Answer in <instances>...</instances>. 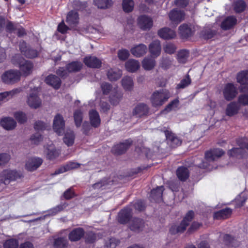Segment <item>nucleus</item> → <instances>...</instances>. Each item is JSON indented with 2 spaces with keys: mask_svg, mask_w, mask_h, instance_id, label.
<instances>
[{
  "mask_svg": "<svg viewBox=\"0 0 248 248\" xmlns=\"http://www.w3.org/2000/svg\"><path fill=\"white\" fill-rule=\"evenodd\" d=\"M170 97L168 90L161 89L155 91L150 97V101L153 107L158 108L162 106Z\"/></svg>",
  "mask_w": 248,
  "mask_h": 248,
  "instance_id": "obj_1",
  "label": "nucleus"
},
{
  "mask_svg": "<svg viewBox=\"0 0 248 248\" xmlns=\"http://www.w3.org/2000/svg\"><path fill=\"white\" fill-rule=\"evenodd\" d=\"M21 74L19 70L15 69L5 71L1 75V81L7 85H14L21 79Z\"/></svg>",
  "mask_w": 248,
  "mask_h": 248,
  "instance_id": "obj_2",
  "label": "nucleus"
},
{
  "mask_svg": "<svg viewBox=\"0 0 248 248\" xmlns=\"http://www.w3.org/2000/svg\"><path fill=\"white\" fill-rule=\"evenodd\" d=\"M239 148H233L228 152L231 156L240 158L245 155L246 151L248 150V139L246 138H239L237 140Z\"/></svg>",
  "mask_w": 248,
  "mask_h": 248,
  "instance_id": "obj_3",
  "label": "nucleus"
},
{
  "mask_svg": "<svg viewBox=\"0 0 248 248\" xmlns=\"http://www.w3.org/2000/svg\"><path fill=\"white\" fill-rule=\"evenodd\" d=\"M194 217V212L192 211H189L184 219L179 226L173 225L170 229L171 233L175 234L184 232L189 222L192 220Z\"/></svg>",
  "mask_w": 248,
  "mask_h": 248,
  "instance_id": "obj_4",
  "label": "nucleus"
},
{
  "mask_svg": "<svg viewBox=\"0 0 248 248\" xmlns=\"http://www.w3.org/2000/svg\"><path fill=\"white\" fill-rule=\"evenodd\" d=\"M22 173L16 170H3L0 175V181L5 184H8L10 181H14L22 177Z\"/></svg>",
  "mask_w": 248,
  "mask_h": 248,
  "instance_id": "obj_5",
  "label": "nucleus"
},
{
  "mask_svg": "<svg viewBox=\"0 0 248 248\" xmlns=\"http://www.w3.org/2000/svg\"><path fill=\"white\" fill-rule=\"evenodd\" d=\"M37 89L31 91L27 96L26 102L31 108L37 109L41 107L42 100L38 96Z\"/></svg>",
  "mask_w": 248,
  "mask_h": 248,
  "instance_id": "obj_6",
  "label": "nucleus"
},
{
  "mask_svg": "<svg viewBox=\"0 0 248 248\" xmlns=\"http://www.w3.org/2000/svg\"><path fill=\"white\" fill-rule=\"evenodd\" d=\"M137 25L142 31H149L153 26V20L150 16L142 15L138 17Z\"/></svg>",
  "mask_w": 248,
  "mask_h": 248,
  "instance_id": "obj_7",
  "label": "nucleus"
},
{
  "mask_svg": "<svg viewBox=\"0 0 248 248\" xmlns=\"http://www.w3.org/2000/svg\"><path fill=\"white\" fill-rule=\"evenodd\" d=\"M170 20L172 24L176 26L179 23L184 20L185 14L184 11L174 9L171 10L168 14Z\"/></svg>",
  "mask_w": 248,
  "mask_h": 248,
  "instance_id": "obj_8",
  "label": "nucleus"
},
{
  "mask_svg": "<svg viewBox=\"0 0 248 248\" xmlns=\"http://www.w3.org/2000/svg\"><path fill=\"white\" fill-rule=\"evenodd\" d=\"M237 94L236 88L232 83H227L223 90L224 98L227 101L233 99Z\"/></svg>",
  "mask_w": 248,
  "mask_h": 248,
  "instance_id": "obj_9",
  "label": "nucleus"
},
{
  "mask_svg": "<svg viewBox=\"0 0 248 248\" xmlns=\"http://www.w3.org/2000/svg\"><path fill=\"white\" fill-rule=\"evenodd\" d=\"M65 122L60 114H57L53 120V127L54 131L59 135H61L64 132Z\"/></svg>",
  "mask_w": 248,
  "mask_h": 248,
  "instance_id": "obj_10",
  "label": "nucleus"
},
{
  "mask_svg": "<svg viewBox=\"0 0 248 248\" xmlns=\"http://www.w3.org/2000/svg\"><path fill=\"white\" fill-rule=\"evenodd\" d=\"M19 71L21 76L26 77L30 75L33 69V64L30 61L24 60L19 63Z\"/></svg>",
  "mask_w": 248,
  "mask_h": 248,
  "instance_id": "obj_11",
  "label": "nucleus"
},
{
  "mask_svg": "<svg viewBox=\"0 0 248 248\" xmlns=\"http://www.w3.org/2000/svg\"><path fill=\"white\" fill-rule=\"evenodd\" d=\"M149 51L151 56L153 58H156L161 54V46L160 41L155 40L150 44L148 46Z\"/></svg>",
  "mask_w": 248,
  "mask_h": 248,
  "instance_id": "obj_12",
  "label": "nucleus"
},
{
  "mask_svg": "<svg viewBox=\"0 0 248 248\" xmlns=\"http://www.w3.org/2000/svg\"><path fill=\"white\" fill-rule=\"evenodd\" d=\"M161 130L164 131L166 139L171 146L175 147L181 144L180 140L176 137L171 131L166 129L165 127L163 129H161Z\"/></svg>",
  "mask_w": 248,
  "mask_h": 248,
  "instance_id": "obj_13",
  "label": "nucleus"
},
{
  "mask_svg": "<svg viewBox=\"0 0 248 248\" xmlns=\"http://www.w3.org/2000/svg\"><path fill=\"white\" fill-rule=\"evenodd\" d=\"M194 28L191 25L183 24L179 27V33L183 38L191 36L194 33Z\"/></svg>",
  "mask_w": 248,
  "mask_h": 248,
  "instance_id": "obj_14",
  "label": "nucleus"
},
{
  "mask_svg": "<svg viewBox=\"0 0 248 248\" xmlns=\"http://www.w3.org/2000/svg\"><path fill=\"white\" fill-rule=\"evenodd\" d=\"M42 159L39 157L29 158L26 163L25 168L29 171H33L42 164Z\"/></svg>",
  "mask_w": 248,
  "mask_h": 248,
  "instance_id": "obj_15",
  "label": "nucleus"
},
{
  "mask_svg": "<svg viewBox=\"0 0 248 248\" xmlns=\"http://www.w3.org/2000/svg\"><path fill=\"white\" fill-rule=\"evenodd\" d=\"M240 108L241 107L237 102L235 101L231 102L226 106L225 114L229 117L234 116L238 113Z\"/></svg>",
  "mask_w": 248,
  "mask_h": 248,
  "instance_id": "obj_16",
  "label": "nucleus"
},
{
  "mask_svg": "<svg viewBox=\"0 0 248 248\" xmlns=\"http://www.w3.org/2000/svg\"><path fill=\"white\" fill-rule=\"evenodd\" d=\"M144 227V222L142 219L140 218H133L129 223L130 229L134 232H140L143 230Z\"/></svg>",
  "mask_w": 248,
  "mask_h": 248,
  "instance_id": "obj_17",
  "label": "nucleus"
},
{
  "mask_svg": "<svg viewBox=\"0 0 248 248\" xmlns=\"http://www.w3.org/2000/svg\"><path fill=\"white\" fill-rule=\"evenodd\" d=\"M224 152L220 149H216L207 152L205 154V160L207 162L214 161L221 156Z\"/></svg>",
  "mask_w": 248,
  "mask_h": 248,
  "instance_id": "obj_18",
  "label": "nucleus"
},
{
  "mask_svg": "<svg viewBox=\"0 0 248 248\" xmlns=\"http://www.w3.org/2000/svg\"><path fill=\"white\" fill-rule=\"evenodd\" d=\"M147 47L143 44H140L135 46L131 49V53L136 57H140L146 53Z\"/></svg>",
  "mask_w": 248,
  "mask_h": 248,
  "instance_id": "obj_19",
  "label": "nucleus"
},
{
  "mask_svg": "<svg viewBox=\"0 0 248 248\" xmlns=\"http://www.w3.org/2000/svg\"><path fill=\"white\" fill-rule=\"evenodd\" d=\"M158 34L160 37L166 40L173 39L176 36L175 32L168 28H164L159 30L158 31Z\"/></svg>",
  "mask_w": 248,
  "mask_h": 248,
  "instance_id": "obj_20",
  "label": "nucleus"
},
{
  "mask_svg": "<svg viewBox=\"0 0 248 248\" xmlns=\"http://www.w3.org/2000/svg\"><path fill=\"white\" fill-rule=\"evenodd\" d=\"M132 211L129 207L122 210L118 214V221L122 224L126 223L131 216Z\"/></svg>",
  "mask_w": 248,
  "mask_h": 248,
  "instance_id": "obj_21",
  "label": "nucleus"
},
{
  "mask_svg": "<svg viewBox=\"0 0 248 248\" xmlns=\"http://www.w3.org/2000/svg\"><path fill=\"white\" fill-rule=\"evenodd\" d=\"M45 153L46 157L47 159L52 160L57 157L60 152L58 150H57L53 144L48 145L45 149Z\"/></svg>",
  "mask_w": 248,
  "mask_h": 248,
  "instance_id": "obj_22",
  "label": "nucleus"
},
{
  "mask_svg": "<svg viewBox=\"0 0 248 248\" xmlns=\"http://www.w3.org/2000/svg\"><path fill=\"white\" fill-rule=\"evenodd\" d=\"M45 82L56 89H59L61 85L60 78L54 75H50L46 77Z\"/></svg>",
  "mask_w": 248,
  "mask_h": 248,
  "instance_id": "obj_23",
  "label": "nucleus"
},
{
  "mask_svg": "<svg viewBox=\"0 0 248 248\" xmlns=\"http://www.w3.org/2000/svg\"><path fill=\"white\" fill-rule=\"evenodd\" d=\"M79 20L78 15L77 12L72 10L70 11L66 17V22L71 27L76 26Z\"/></svg>",
  "mask_w": 248,
  "mask_h": 248,
  "instance_id": "obj_24",
  "label": "nucleus"
},
{
  "mask_svg": "<svg viewBox=\"0 0 248 248\" xmlns=\"http://www.w3.org/2000/svg\"><path fill=\"white\" fill-rule=\"evenodd\" d=\"M84 62L88 67L99 68L101 65V62L95 57L89 56L84 59Z\"/></svg>",
  "mask_w": 248,
  "mask_h": 248,
  "instance_id": "obj_25",
  "label": "nucleus"
},
{
  "mask_svg": "<svg viewBox=\"0 0 248 248\" xmlns=\"http://www.w3.org/2000/svg\"><path fill=\"white\" fill-rule=\"evenodd\" d=\"M155 58H153L151 56L146 57L142 61L141 64L143 68L147 71H150L154 68L156 65Z\"/></svg>",
  "mask_w": 248,
  "mask_h": 248,
  "instance_id": "obj_26",
  "label": "nucleus"
},
{
  "mask_svg": "<svg viewBox=\"0 0 248 248\" xmlns=\"http://www.w3.org/2000/svg\"><path fill=\"white\" fill-rule=\"evenodd\" d=\"M149 112V108L147 105L140 104L138 105L133 110V114L137 117H140L147 115Z\"/></svg>",
  "mask_w": 248,
  "mask_h": 248,
  "instance_id": "obj_27",
  "label": "nucleus"
},
{
  "mask_svg": "<svg viewBox=\"0 0 248 248\" xmlns=\"http://www.w3.org/2000/svg\"><path fill=\"white\" fill-rule=\"evenodd\" d=\"M131 140H126L124 142L120 143L115 146L113 148V152L116 154H122L124 153L131 144Z\"/></svg>",
  "mask_w": 248,
  "mask_h": 248,
  "instance_id": "obj_28",
  "label": "nucleus"
},
{
  "mask_svg": "<svg viewBox=\"0 0 248 248\" xmlns=\"http://www.w3.org/2000/svg\"><path fill=\"white\" fill-rule=\"evenodd\" d=\"M91 124L92 126L98 127L101 122L99 115L97 111L94 109H92L89 113Z\"/></svg>",
  "mask_w": 248,
  "mask_h": 248,
  "instance_id": "obj_29",
  "label": "nucleus"
},
{
  "mask_svg": "<svg viewBox=\"0 0 248 248\" xmlns=\"http://www.w3.org/2000/svg\"><path fill=\"white\" fill-rule=\"evenodd\" d=\"M237 19L234 16H229L222 22L221 27L223 30H227L233 27L236 24Z\"/></svg>",
  "mask_w": 248,
  "mask_h": 248,
  "instance_id": "obj_30",
  "label": "nucleus"
},
{
  "mask_svg": "<svg viewBox=\"0 0 248 248\" xmlns=\"http://www.w3.org/2000/svg\"><path fill=\"white\" fill-rule=\"evenodd\" d=\"M125 67L127 71L131 73H134L140 68V63L137 60L130 59L125 62Z\"/></svg>",
  "mask_w": 248,
  "mask_h": 248,
  "instance_id": "obj_31",
  "label": "nucleus"
},
{
  "mask_svg": "<svg viewBox=\"0 0 248 248\" xmlns=\"http://www.w3.org/2000/svg\"><path fill=\"white\" fill-rule=\"evenodd\" d=\"M232 211L229 208H226L214 213V218L217 219H224L230 217Z\"/></svg>",
  "mask_w": 248,
  "mask_h": 248,
  "instance_id": "obj_32",
  "label": "nucleus"
},
{
  "mask_svg": "<svg viewBox=\"0 0 248 248\" xmlns=\"http://www.w3.org/2000/svg\"><path fill=\"white\" fill-rule=\"evenodd\" d=\"M122 76V71L117 68H111L107 73L108 78L110 81H115L119 79Z\"/></svg>",
  "mask_w": 248,
  "mask_h": 248,
  "instance_id": "obj_33",
  "label": "nucleus"
},
{
  "mask_svg": "<svg viewBox=\"0 0 248 248\" xmlns=\"http://www.w3.org/2000/svg\"><path fill=\"white\" fill-rule=\"evenodd\" d=\"M79 166H80V164L78 163H76V162H70L68 163L67 164H66L65 166L61 167L59 169L55 171L54 174L56 175V174L62 173L66 171H68V170L74 169L78 168V167H79Z\"/></svg>",
  "mask_w": 248,
  "mask_h": 248,
  "instance_id": "obj_34",
  "label": "nucleus"
},
{
  "mask_svg": "<svg viewBox=\"0 0 248 248\" xmlns=\"http://www.w3.org/2000/svg\"><path fill=\"white\" fill-rule=\"evenodd\" d=\"M0 125L6 130L14 129L16 126V121L11 118H4L0 121Z\"/></svg>",
  "mask_w": 248,
  "mask_h": 248,
  "instance_id": "obj_35",
  "label": "nucleus"
},
{
  "mask_svg": "<svg viewBox=\"0 0 248 248\" xmlns=\"http://www.w3.org/2000/svg\"><path fill=\"white\" fill-rule=\"evenodd\" d=\"M84 235V231L78 228L73 230L69 234V238L71 241L79 240Z\"/></svg>",
  "mask_w": 248,
  "mask_h": 248,
  "instance_id": "obj_36",
  "label": "nucleus"
},
{
  "mask_svg": "<svg viewBox=\"0 0 248 248\" xmlns=\"http://www.w3.org/2000/svg\"><path fill=\"white\" fill-rule=\"evenodd\" d=\"M19 88H16L13 90L0 93V101H4L12 98L16 94L21 92Z\"/></svg>",
  "mask_w": 248,
  "mask_h": 248,
  "instance_id": "obj_37",
  "label": "nucleus"
},
{
  "mask_svg": "<svg viewBox=\"0 0 248 248\" xmlns=\"http://www.w3.org/2000/svg\"><path fill=\"white\" fill-rule=\"evenodd\" d=\"M75 138L74 132L70 129H67L63 137V142L68 146H72L74 142Z\"/></svg>",
  "mask_w": 248,
  "mask_h": 248,
  "instance_id": "obj_38",
  "label": "nucleus"
},
{
  "mask_svg": "<svg viewBox=\"0 0 248 248\" xmlns=\"http://www.w3.org/2000/svg\"><path fill=\"white\" fill-rule=\"evenodd\" d=\"M121 83L123 88L125 91H130L133 88V80L130 77H124L121 80Z\"/></svg>",
  "mask_w": 248,
  "mask_h": 248,
  "instance_id": "obj_39",
  "label": "nucleus"
},
{
  "mask_svg": "<svg viewBox=\"0 0 248 248\" xmlns=\"http://www.w3.org/2000/svg\"><path fill=\"white\" fill-rule=\"evenodd\" d=\"M173 59L169 57H162L159 62V66L164 69L167 70L170 68L173 64Z\"/></svg>",
  "mask_w": 248,
  "mask_h": 248,
  "instance_id": "obj_40",
  "label": "nucleus"
},
{
  "mask_svg": "<svg viewBox=\"0 0 248 248\" xmlns=\"http://www.w3.org/2000/svg\"><path fill=\"white\" fill-rule=\"evenodd\" d=\"M82 64L79 62H73L66 66L68 72H76L79 71L82 68Z\"/></svg>",
  "mask_w": 248,
  "mask_h": 248,
  "instance_id": "obj_41",
  "label": "nucleus"
},
{
  "mask_svg": "<svg viewBox=\"0 0 248 248\" xmlns=\"http://www.w3.org/2000/svg\"><path fill=\"white\" fill-rule=\"evenodd\" d=\"M177 176L181 181H185L189 176V171L186 167H181L178 168L176 171Z\"/></svg>",
  "mask_w": 248,
  "mask_h": 248,
  "instance_id": "obj_42",
  "label": "nucleus"
},
{
  "mask_svg": "<svg viewBox=\"0 0 248 248\" xmlns=\"http://www.w3.org/2000/svg\"><path fill=\"white\" fill-rule=\"evenodd\" d=\"M163 190L164 187L163 186L157 187L156 189L152 190L151 193V197L156 201L159 202L161 200Z\"/></svg>",
  "mask_w": 248,
  "mask_h": 248,
  "instance_id": "obj_43",
  "label": "nucleus"
},
{
  "mask_svg": "<svg viewBox=\"0 0 248 248\" xmlns=\"http://www.w3.org/2000/svg\"><path fill=\"white\" fill-rule=\"evenodd\" d=\"M237 81L241 85L248 84V71H243L237 74Z\"/></svg>",
  "mask_w": 248,
  "mask_h": 248,
  "instance_id": "obj_44",
  "label": "nucleus"
},
{
  "mask_svg": "<svg viewBox=\"0 0 248 248\" xmlns=\"http://www.w3.org/2000/svg\"><path fill=\"white\" fill-rule=\"evenodd\" d=\"M135 3L133 0H123L122 8L125 13H130L134 9Z\"/></svg>",
  "mask_w": 248,
  "mask_h": 248,
  "instance_id": "obj_45",
  "label": "nucleus"
},
{
  "mask_svg": "<svg viewBox=\"0 0 248 248\" xmlns=\"http://www.w3.org/2000/svg\"><path fill=\"white\" fill-rule=\"evenodd\" d=\"M123 94L120 92L115 91L110 96L109 100L113 105H118L122 98Z\"/></svg>",
  "mask_w": 248,
  "mask_h": 248,
  "instance_id": "obj_46",
  "label": "nucleus"
},
{
  "mask_svg": "<svg viewBox=\"0 0 248 248\" xmlns=\"http://www.w3.org/2000/svg\"><path fill=\"white\" fill-rule=\"evenodd\" d=\"M94 4L101 9L107 8L112 4L111 0H94Z\"/></svg>",
  "mask_w": 248,
  "mask_h": 248,
  "instance_id": "obj_47",
  "label": "nucleus"
},
{
  "mask_svg": "<svg viewBox=\"0 0 248 248\" xmlns=\"http://www.w3.org/2000/svg\"><path fill=\"white\" fill-rule=\"evenodd\" d=\"M246 4L243 0H238L233 4V8L236 13H241L244 11Z\"/></svg>",
  "mask_w": 248,
  "mask_h": 248,
  "instance_id": "obj_48",
  "label": "nucleus"
},
{
  "mask_svg": "<svg viewBox=\"0 0 248 248\" xmlns=\"http://www.w3.org/2000/svg\"><path fill=\"white\" fill-rule=\"evenodd\" d=\"M163 49L164 51L169 54L174 53L176 50V47L174 44L171 43H166L163 45Z\"/></svg>",
  "mask_w": 248,
  "mask_h": 248,
  "instance_id": "obj_49",
  "label": "nucleus"
},
{
  "mask_svg": "<svg viewBox=\"0 0 248 248\" xmlns=\"http://www.w3.org/2000/svg\"><path fill=\"white\" fill-rule=\"evenodd\" d=\"M189 56V52L186 50H182L178 52L177 54V60L179 62L185 63Z\"/></svg>",
  "mask_w": 248,
  "mask_h": 248,
  "instance_id": "obj_50",
  "label": "nucleus"
},
{
  "mask_svg": "<svg viewBox=\"0 0 248 248\" xmlns=\"http://www.w3.org/2000/svg\"><path fill=\"white\" fill-rule=\"evenodd\" d=\"M68 246V242L63 238H58L55 239L54 243L55 248H66Z\"/></svg>",
  "mask_w": 248,
  "mask_h": 248,
  "instance_id": "obj_51",
  "label": "nucleus"
},
{
  "mask_svg": "<svg viewBox=\"0 0 248 248\" xmlns=\"http://www.w3.org/2000/svg\"><path fill=\"white\" fill-rule=\"evenodd\" d=\"M74 118L75 124L77 127H79L82 122L83 116L82 113L80 110H77L74 113Z\"/></svg>",
  "mask_w": 248,
  "mask_h": 248,
  "instance_id": "obj_52",
  "label": "nucleus"
},
{
  "mask_svg": "<svg viewBox=\"0 0 248 248\" xmlns=\"http://www.w3.org/2000/svg\"><path fill=\"white\" fill-rule=\"evenodd\" d=\"M247 199L246 194L244 192L241 193L238 196H237L235 200L236 207H240L244 205Z\"/></svg>",
  "mask_w": 248,
  "mask_h": 248,
  "instance_id": "obj_53",
  "label": "nucleus"
},
{
  "mask_svg": "<svg viewBox=\"0 0 248 248\" xmlns=\"http://www.w3.org/2000/svg\"><path fill=\"white\" fill-rule=\"evenodd\" d=\"M179 100L178 99H175L170 102L165 108L163 110V112H169L171 110H174L176 108H177L179 105Z\"/></svg>",
  "mask_w": 248,
  "mask_h": 248,
  "instance_id": "obj_54",
  "label": "nucleus"
},
{
  "mask_svg": "<svg viewBox=\"0 0 248 248\" xmlns=\"http://www.w3.org/2000/svg\"><path fill=\"white\" fill-rule=\"evenodd\" d=\"M18 246V241L15 239L7 240L3 244L4 248H17Z\"/></svg>",
  "mask_w": 248,
  "mask_h": 248,
  "instance_id": "obj_55",
  "label": "nucleus"
},
{
  "mask_svg": "<svg viewBox=\"0 0 248 248\" xmlns=\"http://www.w3.org/2000/svg\"><path fill=\"white\" fill-rule=\"evenodd\" d=\"M240 106H248V94L243 93L240 94L238 98V102Z\"/></svg>",
  "mask_w": 248,
  "mask_h": 248,
  "instance_id": "obj_56",
  "label": "nucleus"
},
{
  "mask_svg": "<svg viewBox=\"0 0 248 248\" xmlns=\"http://www.w3.org/2000/svg\"><path fill=\"white\" fill-rule=\"evenodd\" d=\"M191 79L190 78L189 76L187 75L186 77L183 79L178 84L177 88H185V87L188 86L191 83Z\"/></svg>",
  "mask_w": 248,
  "mask_h": 248,
  "instance_id": "obj_57",
  "label": "nucleus"
},
{
  "mask_svg": "<svg viewBox=\"0 0 248 248\" xmlns=\"http://www.w3.org/2000/svg\"><path fill=\"white\" fill-rule=\"evenodd\" d=\"M10 160V155L6 153L0 154V166L6 164Z\"/></svg>",
  "mask_w": 248,
  "mask_h": 248,
  "instance_id": "obj_58",
  "label": "nucleus"
},
{
  "mask_svg": "<svg viewBox=\"0 0 248 248\" xmlns=\"http://www.w3.org/2000/svg\"><path fill=\"white\" fill-rule=\"evenodd\" d=\"M129 56V51L125 49L119 50L118 56L120 60L122 61L125 60Z\"/></svg>",
  "mask_w": 248,
  "mask_h": 248,
  "instance_id": "obj_59",
  "label": "nucleus"
},
{
  "mask_svg": "<svg viewBox=\"0 0 248 248\" xmlns=\"http://www.w3.org/2000/svg\"><path fill=\"white\" fill-rule=\"evenodd\" d=\"M215 34V32L210 29L203 30L202 32V36L205 39L211 38Z\"/></svg>",
  "mask_w": 248,
  "mask_h": 248,
  "instance_id": "obj_60",
  "label": "nucleus"
},
{
  "mask_svg": "<svg viewBox=\"0 0 248 248\" xmlns=\"http://www.w3.org/2000/svg\"><path fill=\"white\" fill-rule=\"evenodd\" d=\"M16 119L20 123H23L27 120L26 114L22 112H17L15 114Z\"/></svg>",
  "mask_w": 248,
  "mask_h": 248,
  "instance_id": "obj_61",
  "label": "nucleus"
},
{
  "mask_svg": "<svg viewBox=\"0 0 248 248\" xmlns=\"http://www.w3.org/2000/svg\"><path fill=\"white\" fill-rule=\"evenodd\" d=\"M25 59L20 56L19 54H16L11 59V62L15 65H18L19 66V63L23 62Z\"/></svg>",
  "mask_w": 248,
  "mask_h": 248,
  "instance_id": "obj_62",
  "label": "nucleus"
},
{
  "mask_svg": "<svg viewBox=\"0 0 248 248\" xmlns=\"http://www.w3.org/2000/svg\"><path fill=\"white\" fill-rule=\"evenodd\" d=\"M37 54L36 50L29 48L25 51L24 55L29 58H33L37 56Z\"/></svg>",
  "mask_w": 248,
  "mask_h": 248,
  "instance_id": "obj_63",
  "label": "nucleus"
},
{
  "mask_svg": "<svg viewBox=\"0 0 248 248\" xmlns=\"http://www.w3.org/2000/svg\"><path fill=\"white\" fill-rule=\"evenodd\" d=\"M223 240L225 244L227 245H230L233 247H235L236 245L233 244L234 239L228 234H225L223 235Z\"/></svg>",
  "mask_w": 248,
  "mask_h": 248,
  "instance_id": "obj_64",
  "label": "nucleus"
}]
</instances>
